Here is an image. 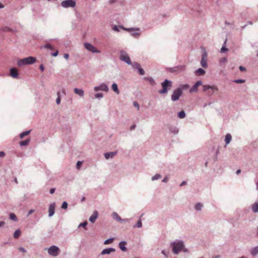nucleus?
<instances>
[{
    "label": "nucleus",
    "instance_id": "1",
    "mask_svg": "<svg viewBox=\"0 0 258 258\" xmlns=\"http://www.w3.org/2000/svg\"><path fill=\"white\" fill-rule=\"evenodd\" d=\"M170 246L172 247L173 252L175 254H178L184 248V244L182 240H179L171 242Z\"/></svg>",
    "mask_w": 258,
    "mask_h": 258
},
{
    "label": "nucleus",
    "instance_id": "2",
    "mask_svg": "<svg viewBox=\"0 0 258 258\" xmlns=\"http://www.w3.org/2000/svg\"><path fill=\"white\" fill-rule=\"evenodd\" d=\"M36 59L33 56H29L23 59H19L17 61V65L19 67H22L27 64H31L35 62Z\"/></svg>",
    "mask_w": 258,
    "mask_h": 258
},
{
    "label": "nucleus",
    "instance_id": "3",
    "mask_svg": "<svg viewBox=\"0 0 258 258\" xmlns=\"http://www.w3.org/2000/svg\"><path fill=\"white\" fill-rule=\"evenodd\" d=\"M172 82L167 79H165L164 82L161 83L162 89L159 91L160 94H166L168 91L172 87Z\"/></svg>",
    "mask_w": 258,
    "mask_h": 258
},
{
    "label": "nucleus",
    "instance_id": "4",
    "mask_svg": "<svg viewBox=\"0 0 258 258\" xmlns=\"http://www.w3.org/2000/svg\"><path fill=\"white\" fill-rule=\"evenodd\" d=\"M218 90V88L215 86H210L206 85L203 86V90L204 92H207V95L209 96L212 95L215 91Z\"/></svg>",
    "mask_w": 258,
    "mask_h": 258
},
{
    "label": "nucleus",
    "instance_id": "5",
    "mask_svg": "<svg viewBox=\"0 0 258 258\" xmlns=\"http://www.w3.org/2000/svg\"><path fill=\"white\" fill-rule=\"evenodd\" d=\"M182 94V90L181 88H177L174 90L171 97V99L172 101H176L179 100L180 97Z\"/></svg>",
    "mask_w": 258,
    "mask_h": 258
},
{
    "label": "nucleus",
    "instance_id": "6",
    "mask_svg": "<svg viewBox=\"0 0 258 258\" xmlns=\"http://www.w3.org/2000/svg\"><path fill=\"white\" fill-rule=\"evenodd\" d=\"M119 59L120 60L125 62L127 64L130 65L132 64V61L128 55L124 50H121L120 51Z\"/></svg>",
    "mask_w": 258,
    "mask_h": 258
},
{
    "label": "nucleus",
    "instance_id": "7",
    "mask_svg": "<svg viewBox=\"0 0 258 258\" xmlns=\"http://www.w3.org/2000/svg\"><path fill=\"white\" fill-rule=\"evenodd\" d=\"M201 65L204 68H207L208 67L207 53L204 48H202V54L201 60Z\"/></svg>",
    "mask_w": 258,
    "mask_h": 258
},
{
    "label": "nucleus",
    "instance_id": "8",
    "mask_svg": "<svg viewBox=\"0 0 258 258\" xmlns=\"http://www.w3.org/2000/svg\"><path fill=\"white\" fill-rule=\"evenodd\" d=\"M76 3L72 0H66L61 3V6L64 8H74L76 6Z\"/></svg>",
    "mask_w": 258,
    "mask_h": 258
},
{
    "label": "nucleus",
    "instance_id": "9",
    "mask_svg": "<svg viewBox=\"0 0 258 258\" xmlns=\"http://www.w3.org/2000/svg\"><path fill=\"white\" fill-rule=\"evenodd\" d=\"M59 248L55 245L51 246L48 249V253L53 256H56L58 254Z\"/></svg>",
    "mask_w": 258,
    "mask_h": 258
},
{
    "label": "nucleus",
    "instance_id": "10",
    "mask_svg": "<svg viewBox=\"0 0 258 258\" xmlns=\"http://www.w3.org/2000/svg\"><path fill=\"white\" fill-rule=\"evenodd\" d=\"M119 28H120L121 29L127 31L128 32H132L134 31H140V28H125L123 26H119V27H117L116 25H114L112 27V29L116 32H119Z\"/></svg>",
    "mask_w": 258,
    "mask_h": 258
},
{
    "label": "nucleus",
    "instance_id": "11",
    "mask_svg": "<svg viewBox=\"0 0 258 258\" xmlns=\"http://www.w3.org/2000/svg\"><path fill=\"white\" fill-rule=\"evenodd\" d=\"M84 46L86 49L93 53H100V51L99 50H98L94 46L89 43H85Z\"/></svg>",
    "mask_w": 258,
    "mask_h": 258
},
{
    "label": "nucleus",
    "instance_id": "12",
    "mask_svg": "<svg viewBox=\"0 0 258 258\" xmlns=\"http://www.w3.org/2000/svg\"><path fill=\"white\" fill-rule=\"evenodd\" d=\"M94 91H102L104 92H108L109 90L108 86L105 83H101L98 86H96L94 88Z\"/></svg>",
    "mask_w": 258,
    "mask_h": 258
},
{
    "label": "nucleus",
    "instance_id": "13",
    "mask_svg": "<svg viewBox=\"0 0 258 258\" xmlns=\"http://www.w3.org/2000/svg\"><path fill=\"white\" fill-rule=\"evenodd\" d=\"M203 85V82L201 80L197 81L189 89L190 93L197 92L198 87Z\"/></svg>",
    "mask_w": 258,
    "mask_h": 258
},
{
    "label": "nucleus",
    "instance_id": "14",
    "mask_svg": "<svg viewBox=\"0 0 258 258\" xmlns=\"http://www.w3.org/2000/svg\"><path fill=\"white\" fill-rule=\"evenodd\" d=\"M133 67L135 69L138 70V72L140 75H144L145 74L144 70L142 68H141V66L139 63H138L137 62H134L133 64Z\"/></svg>",
    "mask_w": 258,
    "mask_h": 258
},
{
    "label": "nucleus",
    "instance_id": "15",
    "mask_svg": "<svg viewBox=\"0 0 258 258\" xmlns=\"http://www.w3.org/2000/svg\"><path fill=\"white\" fill-rule=\"evenodd\" d=\"M10 76L13 78H17L18 77V73L17 69L12 68L10 70Z\"/></svg>",
    "mask_w": 258,
    "mask_h": 258
},
{
    "label": "nucleus",
    "instance_id": "16",
    "mask_svg": "<svg viewBox=\"0 0 258 258\" xmlns=\"http://www.w3.org/2000/svg\"><path fill=\"white\" fill-rule=\"evenodd\" d=\"M55 203H53L49 205V210H48L49 217H52L54 215V212H55Z\"/></svg>",
    "mask_w": 258,
    "mask_h": 258
},
{
    "label": "nucleus",
    "instance_id": "17",
    "mask_svg": "<svg viewBox=\"0 0 258 258\" xmlns=\"http://www.w3.org/2000/svg\"><path fill=\"white\" fill-rule=\"evenodd\" d=\"M117 153V151L106 152L104 153V155L106 159H109L113 158L115 155H116Z\"/></svg>",
    "mask_w": 258,
    "mask_h": 258
},
{
    "label": "nucleus",
    "instance_id": "18",
    "mask_svg": "<svg viewBox=\"0 0 258 258\" xmlns=\"http://www.w3.org/2000/svg\"><path fill=\"white\" fill-rule=\"evenodd\" d=\"M115 251V249L114 248L110 247L104 249L101 252V255L109 254L111 252Z\"/></svg>",
    "mask_w": 258,
    "mask_h": 258
},
{
    "label": "nucleus",
    "instance_id": "19",
    "mask_svg": "<svg viewBox=\"0 0 258 258\" xmlns=\"http://www.w3.org/2000/svg\"><path fill=\"white\" fill-rule=\"evenodd\" d=\"M98 213L96 210L93 212V214L89 218V221L91 223H94L95 222V221L96 220L97 218H98Z\"/></svg>",
    "mask_w": 258,
    "mask_h": 258
},
{
    "label": "nucleus",
    "instance_id": "20",
    "mask_svg": "<svg viewBox=\"0 0 258 258\" xmlns=\"http://www.w3.org/2000/svg\"><path fill=\"white\" fill-rule=\"evenodd\" d=\"M144 79L147 81L152 86H155L156 85V83L154 79L151 77H144Z\"/></svg>",
    "mask_w": 258,
    "mask_h": 258
},
{
    "label": "nucleus",
    "instance_id": "21",
    "mask_svg": "<svg viewBox=\"0 0 258 258\" xmlns=\"http://www.w3.org/2000/svg\"><path fill=\"white\" fill-rule=\"evenodd\" d=\"M126 244V242L124 241H122L119 243L118 246L122 251H126L127 250V248L125 247Z\"/></svg>",
    "mask_w": 258,
    "mask_h": 258
},
{
    "label": "nucleus",
    "instance_id": "22",
    "mask_svg": "<svg viewBox=\"0 0 258 258\" xmlns=\"http://www.w3.org/2000/svg\"><path fill=\"white\" fill-rule=\"evenodd\" d=\"M169 129L170 132L174 135L178 134L179 132V128L176 126H171L169 128Z\"/></svg>",
    "mask_w": 258,
    "mask_h": 258
},
{
    "label": "nucleus",
    "instance_id": "23",
    "mask_svg": "<svg viewBox=\"0 0 258 258\" xmlns=\"http://www.w3.org/2000/svg\"><path fill=\"white\" fill-rule=\"evenodd\" d=\"M74 91L76 94L81 97H83L84 95V92L82 89L75 88Z\"/></svg>",
    "mask_w": 258,
    "mask_h": 258
},
{
    "label": "nucleus",
    "instance_id": "24",
    "mask_svg": "<svg viewBox=\"0 0 258 258\" xmlns=\"http://www.w3.org/2000/svg\"><path fill=\"white\" fill-rule=\"evenodd\" d=\"M205 73H206L205 71L202 68L198 69L195 72L196 75H197L198 76H203V75H205Z\"/></svg>",
    "mask_w": 258,
    "mask_h": 258
},
{
    "label": "nucleus",
    "instance_id": "25",
    "mask_svg": "<svg viewBox=\"0 0 258 258\" xmlns=\"http://www.w3.org/2000/svg\"><path fill=\"white\" fill-rule=\"evenodd\" d=\"M112 218L113 219L115 220L118 222H120L122 220L121 217L118 215V214L116 212H113L112 215Z\"/></svg>",
    "mask_w": 258,
    "mask_h": 258
},
{
    "label": "nucleus",
    "instance_id": "26",
    "mask_svg": "<svg viewBox=\"0 0 258 258\" xmlns=\"http://www.w3.org/2000/svg\"><path fill=\"white\" fill-rule=\"evenodd\" d=\"M111 88L113 90V91L115 92L117 94H119V91L118 89L117 85V84L114 83L112 84Z\"/></svg>",
    "mask_w": 258,
    "mask_h": 258
},
{
    "label": "nucleus",
    "instance_id": "27",
    "mask_svg": "<svg viewBox=\"0 0 258 258\" xmlns=\"http://www.w3.org/2000/svg\"><path fill=\"white\" fill-rule=\"evenodd\" d=\"M232 139V137L230 134H227L225 136V142L226 145H228L230 143Z\"/></svg>",
    "mask_w": 258,
    "mask_h": 258
},
{
    "label": "nucleus",
    "instance_id": "28",
    "mask_svg": "<svg viewBox=\"0 0 258 258\" xmlns=\"http://www.w3.org/2000/svg\"><path fill=\"white\" fill-rule=\"evenodd\" d=\"M30 142V139H27L24 141H21L19 144L21 146H26L28 145Z\"/></svg>",
    "mask_w": 258,
    "mask_h": 258
},
{
    "label": "nucleus",
    "instance_id": "29",
    "mask_svg": "<svg viewBox=\"0 0 258 258\" xmlns=\"http://www.w3.org/2000/svg\"><path fill=\"white\" fill-rule=\"evenodd\" d=\"M253 213L258 212V202H255L252 205L251 207Z\"/></svg>",
    "mask_w": 258,
    "mask_h": 258
},
{
    "label": "nucleus",
    "instance_id": "30",
    "mask_svg": "<svg viewBox=\"0 0 258 258\" xmlns=\"http://www.w3.org/2000/svg\"><path fill=\"white\" fill-rule=\"evenodd\" d=\"M177 116L179 118L182 119L185 117L186 113L184 110H181L177 113Z\"/></svg>",
    "mask_w": 258,
    "mask_h": 258
},
{
    "label": "nucleus",
    "instance_id": "31",
    "mask_svg": "<svg viewBox=\"0 0 258 258\" xmlns=\"http://www.w3.org/2000/svg\"><path fill=\"white\" fill-rule=\"evenodd\" d=\"M21 233V232L20 229L16 230L14 233V237L16 239L18 238L20 236Z\"/></svg>",
    "mask_w": 258,
    "mask_h": 258
},
{
    "label": "nucleus",
    "instance_id": "32",
    "mask_svg": "<svg viewBox=\"0 0 258 258\" xmlns=\"http://www.w3.org/2000/svg\"><path fill=\"white\" fill-rule=\"evenodd\" d=\"M251 254L253 256H255L258 254V246H255L251 250Z\"/></svg>",
    "mask_w": 258,
    "mask_h": 258
},
{
    "label": "nucleus",
    "instance_id": "33",
    "mask_svg": "<svg viewBox=\"0 0 258 258\" xmlns=\"http://www.w3.org/2000/svg\"><path fill=\"white\" fill-rule=\"evenodd\" d=\"M203 207V205L200 203H197L195 207V209L198 211H200L202 210V208Z\"/></svg>",
    "mask_w": 258,
    "mask_h": 258
},
{
    "label": "nucleus",
    "instance_id": "34",
    "mask_svg": "<svg viewBox=\"0 0 258 258\" xmlns=\"http://www.w3.org/2000/svg\"><path fill=\"white\" fill-rule=\"evenodd\" d=\"M30 133V131H26L22 132L20 134V138L23 139L25 136L28 135Z\"/></svg>",
    "mask_w": 258,
    "mask_h": 258
},
{
    "label": "nucleus",
    "instance_id": "35",
    "mask_svg": "<svg viewBox=\"0 0 258 258\" xmlns=\"http://www.w3.org/2000/svg\"><path fill=\"white\" fill-rule=\"evenodd\" d=\"M142 227V223L141 218L138 221L137 223L134 226V228H141Z\"/></svg>",
    "mask_w": 258,
    "mask_h": 258
},
{
    "label": "nucleus",
    "instance_id": "36",
    "mask_svg": "<svg viewBox=\"0 0 258 258\" xmlns=\"http://www.w3.org/2000/svg\"><path fill=\"white\" fill-rule=\"evenodd\" d=\"M162 176L160 174H156L152 177V180H158L159 179H160L161 178Z\"/></svg>",
    "mask_w": 258,
    "mask_h": 258
},
{
    "label": "nucleus",
    "instance_id": "37",
    "mask_svg": "<svg viewBox=\"0 0 258 258\" xmlns=\"http://www.w3.org/2000/svg\"><path fill=\"white\" fill-rule=\"evenodd\" d=\"M88 224V222L87 221H85L81 223H80L79 226H78V228H80L81 227H83L85 229H86L87 228H86V226Z\"/></svg>",
    "mask_w": 258,
    "mask_h": 258
},
{
    "label": "nucleus",
    "instance_id": "38",
    "mask_svg": "<svg viewBox=\"0 0 258 258\" xmlns=\"http://www.w3.org/2000/svg\"><path fill=\"white\" fill-rule=\"evenodd\" d=\"M226 41H227V39H226V40L223 44V45L221 49V52L222 53L228 51V49L225 46Z\"/></svg>",
    "mask_w": 258,
    "mask_h": 258
},
{
    "label": "nucleus",
    "instance_id": "39",
    "mask_svg": "<svg viewBox=\"0 0 258 258\" xmlns=\"http://www.w3.org/2000/svg\"><path fill=\"white\" fill-rule=\"evenodd\" d=\"M113 240H114V238L113 237H111V238H110L109 239H106V240H105L104 241V244H105V245L110 244V243H112L113 241Z\"/></svg>",
    "mask_w": 258,
    "mask_h": 258
},
{
    "label": "nucleus",
    "instance_id": "40",
    "mask_svg": "<svg viewBox=\"0 0 258 258\" xmlns=\"http://www.w3.org/2000/svg\"><path fill=\"white\" fill-rule=\"evenodd\" d=\"M40 48L42 49V48H49V49H53V47L52 46V45L49 44V43H48V44H46L44 45H43V46H41L40 47Z\"/></svg>",
    "mask_w": 258,
    "mask_h": 258
},
{
    "label": "nucleus",
    "instance_id": "41",
    "mask_svg": "<svg viewBox=\"0 0 258 258\" xmlns=\"http://www.w3.org/2000/svg\"><path fill=\"white\" fill-rule=\"evenodd\" d=\"M10 219L14 221H16L17 220V218L16 215L13 213H10Z\"/></svg>",
    "mask_w": 258,
    "mask_h": 258
},
{
    "label": "nucleus",
    "instance_id": "42",
    "mask_svg": "<svg viewBox=\"0 0 258 258\" xmlns=\"http://www.w3.org/2000/svg\"><path fill=\"white\" fill-rule=\"evenodd\" d=\"M57 98H56V103L57 104H59L60 103V93L59 92H58L57 93Z\"/></svg>",
    "mask_w": 258,
    "mask_h": 258
},
{
    "label": "nucleus",
    "instance_id": "43",
    "mask_svg": "<svg viewBox=\"0 0 258 258\" xmlns=\"http://www.w3.org/2000/svg\"><path fill=\"white\" fill-rule=\"evenodd\" d=\"M68 203L66 201L63 202L62 204L61 208L62 209H67L68 208Z\"/></svg>",
    "mask_w": 258,
    "mask_h": 258
},
{
    "label": "nucleus",
    "instance_id": "44",
    "mask_svg": "<svg viewBox=\"0 0 258 258\" xmlns=\"http://www.w3.org/2000/svg\"><path fill=\"white\" fill-rule=\"evenodd\" d=\"M234 82L239 84V83H243L245 82V80L243 79H237L233 81Z\"/></svg>",
    "mask_w": 258,
    "mask_h": 258
},
{
    "label": "nucleus",
    "instance_id": "45",
    "mask_svg": "<svg viewBox=\"0 0 258 258\" xmlns=\"http://www.w3.org/2000/svg\"><path fill=\"white\" fill-rule=\"evenodd\" d=\"M103 97V94L101 93H98L95 95L96 98H101Z\"/></svg>",
    "mask_w": 258,
    "mask_h": 258
},
{
    "label": "nucleus",
    "instance_id": "46",
    "mask_svg": "<svg viewBox=\"0 0 258 258\" xmlns=\"http://www.w3.org/2000/svg\"><path fill=\"white\" fill-rule=\"evenodd\" d=\"M132 35L135 38H138L140 36V33L139 32H133L132 33Z\"/></svg>",
    "mask_w": 258,
    "mask_h": 258
},
{
    "label": "nucleus",
    "instance_id": "47",
    "mask_svg": "<svg viewBox=\"0 0 258 258\" xmlns=\"http://www.w3.org/2000/svg\"><path fill=\"white\" fill-rule=\"evenodd\" d=\"M134 106L137 108V110H139L140 109V106L139 103L136 102L134 101L133 103Z\"/></svg>",
    "mask_w": 258,
    "mask_h": 258
},
{
    "label": "nucleus",
    "instance_id": "48",
    "mask_svg": "<svg viewBox=\"0 0 258 258\" xmlns=\"http://www.w3.org/2000/svg\"><path fill=\"white\" fill-rule=\"evenodd\" d=\"M82 164V161H78L77 163V164H76V168L78 169H80Z\"/></svg>",
    "mask_w": 258,
    "mask_h": 258
},
{
    "label": "nucleus",
    "instance_id": "49",
    "mask_svg": "<svg viewBox=\"0 0 258 258\" xmlns=\"http://www.w3.org/2000/svg\"><path fill=\"white\" fill-rule=\"evenodd\" d=\"M189 87V85L188 84H184V85H183L182 86V87L181 88V90H185V89H187V88H188Z\"/></svg>",
    "mask_w": 258,
    "mask_h": 258
},
{
    "label": "nucleus",
    "instance_id": "50",
    "mask_svg": "<svg viewBox=\"0 0 258 258\" xmlns=\"http://www.w3.org/2000/svg\"><path fill=\"white\" fill-rule=\"evenodd\" d=\"M19 250L20 251L22 252L23 253L26 252V250L24 247H20L19 248Z\"/></svg>",
    "mask_w": 258,
    "mask_h": 258
},
{
    "label": "nucleus",
    "instance_id": "51",
    "mask_svg": "<svg viewBox=\"0 0 258 258\" xmlns=\"http://www.w3.org/2000/svg\"><path fill=\"white\" fill-rule=\"evenodd\" d=\"M227 61V58L226 57H223L221 58L220 62H226Z\"/></svg>",
    "mask_w": 258,
    "mask_h": 258
},
{
    "label": "nucleus",
    "instance_id": "52",
    "mask_svg": "<svg viewBox=\"0 0 258 258\" xmlns=\"http://www.w3.org/2000/svg\"><path fill=\"white\" fill-rule=\"evenodd\" d=\"M169 180V178L168 176H166L162 180V182H168Z\"/></svg>",
    "mask_w": 258,
    "mask_h": 258
},
{
    "label": "nucleus",
    "instance_id": "53",
    "mask_svg": "<svg viewBox=\"0 0 258 258\" xmlns=\"http://www.w3.org/2000/svg\"><path fill=\"white\" fill-rule=\"evenodd\" d=\"M58 51H56L53 53H51V55L54 56V57H56L58 55Z\"/></svg>",
    "mask_w": 258,
    "mask_h": 258
},
{
    "label": "nucleus",
    "instance_id": "54",
    "mask_svg": "<svg viewBox=\"0 0 258 258\" xmlns=\"http://www.w3.org/2000/svg\"><path fill=\"white\" fill-rule=\"evenodd\" d=\"M239 70L241 71V72H243V71H245L246 70V69L245 67H243V66H240L239 68Z\"/></svg>",
    "mask_w": 258,
    "mask_h": 258
},
{
    "label": "nucleus",
    "instance_id": "55",
    "mask_svg": "<svg viewBox=\"0 0 258 258\" xmlns=\"http://www.w3.org/2000/svg\"><path fill=\"white\" fill-rule=\"evenodd\" d=\"M34 212V210H30L29 212H28V214L27 215V217H29V215H30L31 214H32L33 212Z\"/></svg>",
    "mask_w": 258,
    "mask_h": 258
},
{
    "label": "nucleus",
    "instance_id": "56",
    "mask_svg": "<svg viewBox=\"0 0 258 258\" xmlns=\"http://www.w3.org/2000/svg\"><path fill=\"white\" fill-rule=\"evenodd\" d=\"M129 221V219H122V220L120 222H128Z\"/></svg>",
    "mask_w": 258,
    "mask_h": 258
},
{
    "label": "nucleus",
    "instance_id": "57",
    "mask_svg": "<svg viewBox=\"0 0 258 258\" xmlns=\"http://www.w3.org/2000/svg\"><path fill=\"white\" fill-rule=\"evenodd\" d=\"M162 254H163L165 256L167 257L168 255L166 253L165 250H162L161 251Z\"/></svg>",
    "mask_w": 258,
    "mask_h": 258
},
{
    "label": "nucleus",
    "instance_id": "58",
    "mask_svg": "<svg viewBox=\"0 0 258 258\" xmlns=\"http://www.w3.org/2000/svg\"><path fill=\"white\" fill-rule=\"evenodd\" d=\"M39 69L40 70H41V71L43 72L44 70V67L43 66V65L42 64H41L40 67H39Z\"/></svg>",
    "mask_w": 258,
    "mask_h": 258
},
{
    "label": "nucleus",
    "instance_id": "59",
    "mask_svg": "<svg viewBox=\"0 0 258 258\" xmlns=\"http://www.w3.org/2000/svg\"><path fill=\"white\" fill-rule=\"evenodd\" d=\"M55 190V188H51L50 190V194H53Z\"/></svg>",
    "mask_w": 258,
    "mask_h": 258
},
{
    "label": "nucleus",
    "instance_id": "60",
    "mask_svg": "<svg viewBox=\"0 0 258 258\" xmlns=\"http://www.w3.org/2000/svg\"><path fill=\"white\" fill-rule=\"evenodd\" d=\"M64 58H66V59H69V55L68 53H64Z\"/></svg>",
    "mask_w": 258,
    "mask_h": 258
},
{
    "label": "nucleus",
    "instance_id": "61",
    "mask_svg": "<svg viewBox=\"0 0 258 258\" xmlns=\"http://www.w3.org/2000/svg\"><path fill=\"white\" fill-rule=\"evenodd\" d=\"M186 184V182L185 181H183L180 184V186H182Z\"/></svg>",
    "mask_w": 258,
    "mask_h": 258
},
{
    "label": "nucleus",
    "instance_id": "62",
    "mask_svg": "<svg viewBox=\"0 0 258 258\" xmlns=\"http://www.w3.org/2000/svg\"><path fill=\"white\" fill-rule=\"evenodd\" d=\"M136 126V124H133V125H132L130 127V130H131V131L134 130Z\"/></svg>",
    "mask_w": 258,
    "mask_h": 258
},
{
    "label": "nucleus",
    "instance_id": "63",
    "mask_svg": "<svg viewBox=\"0 0 258 258\" xmlns=\"http://www.w3.org/2000/svg\"><path fill=\"white\" fill-rule=\"evenodd\" d=\"M5 224V222L3 221H0V227L4 225Z\"/></svg>",
    "mask_w": 258,
    "mask_h": 258
},
{
    "label": "nucleus",
    "instance_id": "64",
    "mask_svg": "<svg viewBox=\"0 0 258 258\" xmlns=\"http://www.w3.org/2000/svg\"><path fill=\"white\" fill-rule=\"evenodd\" d=\"M182 250H183L184 252H188V250L187 248H185V246L183 248H182Z\"/></svg>",
    "mask_w": 258,
    "mask_h": 258
}]
</instances>
